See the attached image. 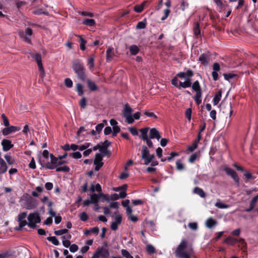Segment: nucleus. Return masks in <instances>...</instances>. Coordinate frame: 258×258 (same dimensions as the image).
I'll list each match as a JSON object with an SVG mask.
<instances>
[{"mask_svg":"<svg viewBox=\"0 0 258 258\" xmlns=\"http://www.w3.org/2000/svg\"><path fill=\"white\" fill-rule=\"evenodd\" d=\"M187 246V241L184 239L181 240L175 250V255L177 258H191V255L194 253L191 247L188 251H185L184 249Z\"/></svg>","mask_w":258,"mask_h":258,"instance_id":"1","label":"nucleus"},{"mask_svg":"<svg viewBox=\"0 0 258 258\" xmlns=\"http://www.w3.org/2000/svg\"><path fill=\"white\" fill-rule=\"evenodd\" d=\"M132 112L133 109L131 106L128 104H125L122 111V115L128 124L132 123L135 119H139L140 118L141 114L139 112H137L133 115L132 114Z\"/></svg>","mask_w":258,"mask_h":258,"instance_id":"2","label":"nucleus"},{"mask_svg":"<svg viewBox=\"0 0 258 258\" xmlns=\"http://www.w3.org/2000/svg\"><path fill=\"white\" fill-rule=\"evenodd\" d=\"M72 68L80 80L83 81L86 80L85 69L83 64L79 60L76 59L73 61Z\"/></svg>","mask_w":258,"mask_h":258,"instance_id":"3","label":"nucleus"},{"mask_svg":"<svg viewBox=\"0 0 258 258\" xmlns=\"http://www.w3.org/2000/svg\"><path fill=\"white\" fill-rule=\"evenodd\" d=\"M50 162H47L45 165V167L48 169H54L58 166L66 163L67 162L62 161L59 158L55 157L53 154L50 155Z\"/></svg>","mask_w":258,"mask_h":258,"instance_id":"4","label":"nucleus"},{"mask_svg":"<svg viewBox=\"0 0 258 258\" xmlns=\"http://www.w3.org/2000/svg\"><path fill=\"white\" fill-rule=\"evenodd\" d=\"M28 226L30 228L34 229L36 227V224L41 222L40 215L38 212H34L29 214L27 217Z\"/></svg>","mask_w":258,"mask_h":258,"instance_id":"5","label":"nucleus"},{"mask_svg":"<svg viewBox=\"0 0 258 258\" xmlns=\"http://www.w3.org/2000/svg\"><path fill=\"white\" fill-rule=\"evenodd\" d=\"M192 90L196 92L194 99L197 104L199 105L202 102V89L198 81H196L191 86Z\"/></svg>","mask_w":258,"mask_h":258,"instance_id":"6","label":"nucleus"},{"mask_svg":"<svg viewBox=\"0 0 258 258\" xmlns=\"http://www.w3.org/2000/svg\"><path fill=\"white\" fill-rule=\"evenodd\" d=\"M154 157V154H150L149 151L146 146H143L141 158L144 161V164L148 165L150 164Z\"/></svg>","mask_w":258,"mask_h":258,"instance_id":"7","label":"nucleus"},{"mask_svg":"<svg viewBox=\"0 0 258 258\" xmlns=\"http://www.w3.org/2000/svg\"><path fill=\"white\" fill-rule=\"evenodd\" d=\"M104 155L100 153H96L95 158L94 161V164L95 165V170L98 171L103 165L102 162Z\"/></svg>","mask_w":258,"mask_h":258,"instance_id":"8","label":"nucleus"},{"mask_svg":"<svg viewBox=\"0 0 258 258\" xmlns=\"http://www.w3.org/2000/svg\"><path fill=\"white\" fill-rule=\"evenodd\" d=\"M19 34L21 36V37H22L26 42L28 43H30V37L32 34V30L31 29L27 28L26 29L25 33H24L23 31L20 32Z\"/></svg>","mask_w":258,"mask_h":258,"instance_id":"9","label":"nucleus"},{"mask_svg":"<svg viewBox=\"0 0 258 258\" xmlns=\"http://www.w3.org/2000/svg\"><path fill=\"white\" fill-rule=\"evenodd\" d=\"M95 252L99 256V258H108L109 256L108 250L103 247H98Z\"/></svg>","mask_w":258,"mask_h":258,"instance_id":"10","label":"nucleus"},{"mask_svg":"<svg viewBox=\"0 0 258 258\" xmlns=\"http://www.w3.org/2000/svg\"><path fill=\"white\" fill-rule=\"evenodd\" d=\"M224 171L226 173V174L229 176H230L234 180V181L239 183V178L236 172L231 168L226 167L224 169Z\"/></svg>","mask_w":258,"mask_h":258,"instance_id":"11","label":"nucleus"},{"mask_svg":"<svg viewBox=\"0 0 258 258\" xmlns=\"http://www.w3.org/2000/svg\"><path fill=\"white\" fill-rule=\"evenodd\" d=\"M38 205L36 200L30 197L26 201L25 208L26 209L31 210L35 208Z\"/></svg>","mask_w":258,"mask_h":258,"instance_id":"12","label":"nucleus"},{"mask_svg":"<svg viewBox=\"0 0 258 258\" xmlns=\"http://www.w3.org/2000/svg\"><path fill=\"white\" fill-rule=\"evenodd\" d=\"M7 127H5L3 130V134L5 136L8 135L11 133L16 132L17 131H19L21 130L20 127L15 126H7Z\"/></svg>","mask_w":258,"mask_h":258,"instance_id":"13","label":"nucleus"},{"mask_svg":"<svg viewBox=\"0 0 258 258\" xmlns=\"http://www.w3.org/2000/svg\"><path fill=\"white\" fill-rule=\"evenodd\" d=\"M3 146V150L4 151H8L13 147L14 145L12 144L10 140L7 139H4L1 143Z\"/></svg>","mask_w":258,"mask_h":258,"instance_id":"14","label":"nucleus"},{"mask_svg":"<svg viewBox=\"0 0 258 258\" xmlns=\"http://www.w3.org/2000/svg\"><path fill=\"white\" fill-rule=\"evenodd\" d=\"M213 71L212 74L213 79L214 81H217L218 78V74L217 72L220 70L219 64L217 62H215L213 65Z\"/></svg>","mask_w":258,"mask_h":258,"instance_id":"15","label":"nucleus"},{"mask_svg":"<svg viewBox=\"0 0 258 258\" xmlns=\"http://www.w3.org/2000/svg\"><path fill=\"white\" fill-rule=\"evenodd\" d=\"M161 138L159 131L156 128L150 129L149 133V138L150 139H156L159 140Z\"/></svg>","mask_w":258,"mask_h":258,"instance_id":"16","label":"nucleus"},{"mask_svg":"<svg viewBox=\"0 0 258 258\" xmlns=\"http://www.w3.org/2000/svg\"><path fill=\"white\" fill-rule=\"evenodd\" d=\"M115 55L114 48L112 47H109L106 50V61H111Z\"/></svg>","mask_w":258,"mask_h":258,"instance_id":"17","label":"nucleus"},{"mask_svg":"<svg viewBox=\"0 0 258 258\" xmlns=\"http://www.w3.org/2000/svg\"><path fill=\"white\" fill-rule=\"evenodd\" d=\"M15 252L12 250H8L0 253V258H13Z\"/></svg>","mask_w":258,"mask_h":258,"instance_id":"18","label":"nucleus"},{"mask_svg":"<svg viewBox=\"0 0 258 258\" xmlns=\"http://www.w3.org/2000/svg\"><path fill=\"white\" fill-rule=\"evenodd\" d=\"M32 57L34 58L37 63L38 68L42 69V63L41 55L39 53H31Z\"/></svg>","mask_w":258,"mask_h":258,"instance_id":"19","label":"nucleus"},{"mask_svg":"<svg viewBox=\"0 0 258 258\" xmlns=\"http://www.w3.org/2000/svg\"><path fill=\"white\" fill-rule=\"evenodd\" d=\"M191 86V80L189 78H186L184 82H179V89L180 88H186L188 87H190Z\"/></svg>","mask_w":258,"mask_h":258,"instance_id":"20","label":"nucleus"},{"mask_svg":"<svg viewBox=\"0 0 258 258\" xmlns=\"http://www.w3.org/2000/svg\"><path fill=\"white\" fill-rule=\"evenodd\" d=\"M88 87L91 91H96L98 90V87L95 83L88 79L86 80Z\"/></svg>","mask_w":258,"mask_h":258,"instance_id":"21","label":"nucleus"},{"mask_svg":"<svg viewBox=\"0 0 258 258\" xmlns=\"http://www.w3.org/2000/svg\"><path fill=\"white\" fill-rule=\"evenodd\" d=\"M149 127H145L143 128H141L140 130V132L141 134V135L140 137L142 138V139L144 140H147V139L149 138L148 136V133L149 131Z\"/></svg>","mask_w":258,"mask_h":258,"instance_id":"22","label":"nucleus"},{"mask_svg":"<svg viewBox=\"0 0 258 258\" xmlns=\"http://www.w3.org/2000/svg\"><path fill=\"white\" fill-rule=\"evenodd\" d=\"M8 169V166L3 159H0V174L5 173Z\"/></svg>","mask_w":258,"mask_h":258,"instance_id":"23","label":"nucleus"},{"mask_svg":"<svg viewBox=\"0 0 258 258\" xmlns=\"http://www.w3.org/2000/svg\"><path fill=\"white\" fill-rule=\"evenodd\" d=\"M237 241L238 240L236 239L231 236L227 237L224 241L225 243L230 245H235Z\"/></svg>","mask_w":258,"mask_h":258,"instance_id":"24","label":"nucleus"},{"mask_svg":"<svg viewBox=\"0 0 258 258\" xmlns=\"http://www.w3.org/2000/svg\"><path fill=\"white\" fill-rule=\"evenodd\" d=\"M208 55L205 53L202 54L199 58V60L204 65L206 66L208 64Z\"/></svg>","mask_w":258,"mask_h":258,"instance_id":"25","label":"nucleus"},{"mask_svg":"<svg viewBox=\"0 0 258 258\" xmlns=\"http://www.w3.org/2000/svg\"><path fill=\"white\" fill-rule=\"evenodd\" d=\"M216 224L217 221L212 218H208L206 222V226L209 228H212Z\"/></svg>","mask_w":258,"mask_h":258,"instance_id":"26","label":"nucleus"},{"mask_svg":"<svg viewBox=\"0 0 258 258\" xmlns=\"http://www.w3.org/2000/svg\"><path fill=\"white\" fill-rule=\"evenodd\" d=\"M129 50L132 55H135L139 52V48L136 45H132L129 47Z\"/></svg>","mask_w":258,"mask_h":258,"instance_id":"27","label":"nucleus"},{"mask_svg":"<svg viewBox=\"0 0 258 258\" xmlns=\"http://www.w3.org/2000/svg\"><path fill=\"white\" fill-rule=\"evenodd\" d=\"M194 192L196 194L198 195L201 198H205L206 197V194L204 191L199 187H196L194 189Z\"/></svg>","mask_w":258,"mask_h":258,"instance_id":"28","label":"nucleus"},{"mask_svg":"<svg viewBox=\"0 0 258 258\" xmlns=\"http://www.w3.org/2000/svg\"><path fill=\"white\" fill-rule=\"evenodd\" d=\"M221 96L222 93L221 91H219L217 93L215 94L213 100V104L214 105H216L218 104V103L221 100Z\"/></svg>","mask_w":258,"mask_h":258,"instance_id":"29","label":"nucleus"},{"mask_svg":"<svg viewBox=\"0 0 258 258\" xmlns=\"http://www.w3.org/2000/svg\"><path fill=\"white\" fill-rule=\"evenodd\" d=\"M147 3V1H144L141 5H136L134 7V10L137 13H141L144 9V8Z\"/></svg>","mask_w":258,"mask_h":258,"instance_id":"30","label":"nucleus"},{"mask_svg":"<svg viewBox=\"0 0 258 258\" xmlns=\"http://www.w3.org/2000/svg\"><path fill=\"white\" fill-rule=\"evenodd\" d=\"M215 206L219 209H227L229 207V205L223 203L219 199L217 200Z\"/></svg>","mask_w":258,"mask_h":258,"instance_id":"31","label":"nucleus"},{"mask_svg":"<svg viewBox=\"0 0 258 258\" xmlns=\"http://www.w3.org/2000/svg\"><path fill=\"white\" fill-rule=\"evenodd\" d=\"M82 23L89 26H93L95 25V21L92 19H86L83 21Z\"/></svg>","mask_w":258,"mask_h":258,"instance_id":"32","label":"nucleus"},{"mask_svg":"<svg viewBox=\"0 0 258 258\" xmlns=\"http://www.w3.org/2000/svg\"><path fill=\"white\" fill-rule=\"evenodd\" d=\"M99 195L93 194L90 196V202L91 204H97L99 201Z\"/></svg>","mask_w":258,"mask_h":258,"instance_id":"33","label":"nucleus"},{"mask_svg":"<svg viewBox=\"0 0 258 258\" xmlns=\"http://www.w3.org/2000/svg\"><path fill=\"white\" fill-rule=\"evenodd\" d=\"M76 91L79 96H82L84 94L83 85L81 84H77L76 85Z\"/></svg>","mask_w":258,"mask_h":258,"instance_id":"34","label":"nucleus"},{"mask_svg":"<svg viewBox=\"0 0 258 258\" xmlns=\"http://www.w3.org/2000/svg\"><path fill=\"white\" fill-rule=\"evenodd\" d=\"M107 121L106 120H104L102 123H99L96 126V131L98 133H100L104 127L105 124H106Z\"/></svg>","mask_w":258,"mask_h":258,"instance_id":"35","label":"nucleus"},{"mask_svg":"<svg viewBox=\"0 0 258 258\" xmlns=\"http://www.w3.org/2000/svg\"><path fill=\"white\" fill-rule=\"evenodd\" d=\"M79 38V40L81 42V43H80V48L81 50H85V45L86 44V41L85 40H84L82 37L80 35H77Z\"/></svg>","mask_w":258,"mask_h":258,"instance_id":"36","label":"nucleus"},{"mask_svg":"<svg viewBox=\"0 0 258 258\" xmlns=\"http://www.w3.org/2000/svg\"><path fill=\"white\" fill-rule=\"evenodd\" d=\"M70 170V169L69 167L67 165H64L61 167H58L56 168V171L57 172L62 171L64 172H68Z\"/></svg>","mask_w":258,"mask_h":258,"instance_id":"37","label":"nucleus"},{"mask_svg":"<svg viewBox=\"0 0 258 258\" xmlns=\"http://www.w3.org/2000/svg\"><path fill=\"white\" fill-rule=\"evenodd\" d=\"M47 239L55 245H58L59 244L58 239L55 236L48 237Z\"/></svg>","mask_w":258,"mask_h":258,"instance_id":"38","label":"nucleus"},{"mask_svg":"<svg viewBox=\"0 0 258 258\" xmlns=\"http://www.w3.org/2000/svg\"><path fill=\"white\" fill-rule=\"evenodd\" d=\"M19 222V227L16 228V230H21L22 228L26 225L28 226V222H27L25 220H22L18 221Z\"/></svg>","mask_w":258,"mask_h":258,"instance_id":"39","label":"nucleus"},{"mask_svg":"<svg viewBox=\"0 0 258 258\" xmlns=\"http://www.w3.org/2000/svg\"><path fill=\"white\" fill-rule=\"evenodd\" d=\"M176 168L178 170L181 171L184 169V165L180 160H177L176 162Z\"/></svg>","mask_w":258,"mask_h":258,"instance_id":"40","label":"nucleus"},{"mask_svg":"<svg viewBox=\"0 0 258 258\" xmlns=\"http://www.w3.org/2000/svg\"><path fill=\"white\" fill-rule=\"evenodd\" d=\"M114 214L116 216L115 217V221L114 222L118 225L120 224L122 222V217L121 215L118 214L117 212H115Z\"/></svg>","mask_w":258,"mask_h":258,"instance_id":"41","label":"nucleus"},{"mask_svg":"<svg viewBox=\"0 0 258 258\" xmlns=\"http://www.w3.org/2000/svg\"><path fill=\"white\" fill-rule=\"evenodd\" d=\"M146 19H145L144 21H140L139 22L136 26V28L139 29H142L146 28Z\"/></svg>","mask_w":258,"mask_h":258,"instance_id":"42","label":"nucleus"},{"mask_svg":"<svg viewBox=\"0 0 258 258\" xmlns=\"http://www.w3.org/2000/svg\"><path fill=\"white\" fill-rule=\"evenodd\" d=\"M91 146L90 143H85L84 144L79 146V150L80 151H84L88 149V148Z\"/></svg>","mask_w":258,"mask_h":258,"instance_id":"43","label":"nucleus"},{"mask_svg":"<svg viewBox=\"0 0 258 258\" xmlns=\"http://www.w3.org/2000/svg\"><path fill=\"white\" fill-rule=\"evenodd\" d=\"M69 156L75 159H80L82 157V154L79 152H75L70 154Z\"/></svg>","mask_w":258,"mask_h":258,"instance_id":"44","label":"nucleus"},{"mask_svg":"<svg viewBox=\"0 0 258 258\" xmlns=\"http://www.w3.org/2000/svg\"><path fill=\"white\" fill-rule=\"evenodd\" d=\"M188 6L189 4L187 2L184 0L181 1L180 4V9L182 11H184L188 7Z\"/></svg>","mask_w":258,"mask_h":258,"instance_id":"45","label":"nucleus"},{"mask_svg":"<svg viewBox=\"0 0 258 258\" xmlns=\"http://www.w3.org/2000/svg\"><path fill=\"white\" fill-rule=\"evenodd\" d=\"M5 158L8 163L10 165H12L14 163L15 160L14 159L12 158V157L10 155H6L5 156Z\"/></svg>","mask_w":258,"mask_h":258,"instance_id":"46","label":"nucleus"},{"mask_svg":"<svg viewBox=\"0 0 258 258\" xmlns=\"http://www.w3.org/2000/svg\"><path fill=\"white\" fill-rule=\"evenodd\" d=\"M88 66L89 67V69L92 70L94 67V57H91L88 59Z\"/></svg>","mask_w":258,"mask_h":258,"instance_id":"47","label":"nucleus"},{"mask_svg":"<svg viewBox=\"0 0 258 258\" xmlns=\"http://www.w3.org/2000/svg\"><path fill=\"white\" fill-rule=\"evenodd\" d=\"M68 232V229H60V230H55L54 231V234L56 235H62L64 234L67 233Z\"/></svg>","mask_w":258,"mask_h":258,"instance_id":"48","label":"nucleus"},{"mask_svg":"<svg viewBox=\"0 0 258 258\" xmlns=\"http://www.w3.org/2000/svg\"><path fill=\"white\" fill-rule=\"evenodd\" d=\"M146 250L149 253L152 254L155 252V250L153 245L148 244L146 246Z\"/></svg>","mask_w":258,"mask_h":258,"instance_id":"49","label":"nucleus"},{"mask_svg":"<svg viewBox=\"0 0 258 258\" xmlns=\"http://www.w3.org/2000/svg\"><path fill=\"white\" fill-rule=\"evenodd\" d=\"M194 32L195 35H196V36H198L200 34L201 31L200 29L199 25L198 24H197L196 26L194 27Z\"/></svg>","mask_w":258,"mask_h":258,"instance_id":"50","label":"nucleus"},{"mask_svg":"<svg viewBox=\"0 0 258 258\" xmlns=\"http://www.w3.org/2000/svg\"><path fill=\"white\" fill-rule=\"evenodd\" d=\"M1 116L3 120L4 125L6 126H9V120H8V118L7 117V116L5 115V114H2Z\"/></svg>","mask_w":258,"mask_h":258,"instance_id":"51","label":"nucleus"},{"mask_svg":"<svg viewBox=\"0 0 258 258\" xmlns=\"http://www.w3.org/2000/svg\"><path fill=\"white\" fill-rule=\"evenodd\" d=\"M121 254L125 258H133V256L131 255L129 252L125 249L121 250Z\"/></svg>","mask_w":258,"mask_h":258,"instance_id":"52","label":"nucleus"},{"mask_svg":"<svg viewBox=\"0 0 258 258\" xmlns=\"http://www.w3.org/2000/svg\"><path fill=\"white\" fill-rule=\"evenodd\" d=\"M64 84L68 88H71L73 86V82L70 78H66L64 80Z\"/></svg>","mask_w":258,"mask_h":258,"instance_id":"53","label":"nucleus"},{"mask_svg":"<svg viewBox=\"0 0 258 258\" xmlns=\"http://www.w3.org/2000/svg\"><path fill=\"white\" fill-rule=\"evenodd\" d=\"M185 114L188 121H190L191 117V109L190 108H187L185 111Z\"/></svg>","mask_w":258,"mask_h":258,"instance_id":"54","label":"nucleus"},{"mask_svg":"<svg viewBox=\"0 0 258 258\" xmlns=\"http://www.w3.org/2000/svg\"><path fill=\"white\" fill-rule=\"evenodd\" d=\"M78 248L79 247L78 245L75 244L70 245V246H69L70 250L72 252H75L78 250Z\"/></svg>","mask_w":258,"mask_h":258,"instance_id":"55","label":"nucleus"},{"mask_svg":"<svg viewBox=\"0 0 258 258\" xmlns=\"http://www.w3.org/2000/svg\"><path fill=\"white\" fill-rule=\"evenodd\" d=\"M236 75L234 74H224L223 76L226 80L230 81V80L235 77Z\"/></svg>","mask_w":258,"mask_h":258,"instance_id":"56","label":"nucleus"},{"mask_svg":"<svg viewBox=\"0 0 258 258\" xmlns=\"http://www.w3.org/2000/svg\"><path fill=\"white\" fill-rule=\"evenodd\" d=\"M27 216L26 212H22L20 213L18 216V221L24 220Z\"/></svg>","mask_w":258,"mask_h":258,"instance_id":"57","label":"nucleus"},{"mask_svg":"<svg viewBox=\"0 0 258 258\" xmlns=\"http://www.w3.org/2000/svg\"><path fill=\"white\" fill-rule=\"evenodd\" d=\"M198 147V145L196 143L194 142L191 146H189L187 148V150L190 152H193Z\"/></svg>","mask_w":258,"mask_h":258,"instance_id":"58","label":"nucleus"},{"mask_svg":"<svg viewBox=\"0 0 258 258\" xmlns=\"http://www.w3.org/2000/svg\"><path fill=\"white\" fill-rule=\"evenodd\" d=\"M80 218L82 221H86L88 220V216L85 212H83L80 214Z\"/></svg>","mask_w":258,"mask_h":258,"instance_id":"59","label":"nucleus"},{"mask_svg":"<svg viewBox=\"0 0 258 258\" xmlns=\"http://www.w3.org/2000/svg\"><path fill=\"white\" fill-rule=\"evenodd\" d=\"M178 155V153L175 152H172L170 154V156L167 158V160L168 161H170L173 158Z\"/></svg>","mask_w":258,"mask_h":258,"instance_id":"60","label":"nucleus"},{"mask_svg":"<svg viewBox=\"0 0 258 258\" xmlns=\"http://www.w3.org/2000/svg\"><path fill=\"white\" fill-rule=\"evenodd\" d=\"M198 154L197 153L192 154L188 159L190 163H193L197 158Z\"/></svg>","mask_w":258,"mask_h":258,"instance_id":"61","label":"nucleus"},{"mask_svg":"<svg viewBox=\"0 0 258 258\" xmlns=\"http://www.w3.org/2000/svg\"><path fill=\"white\" fill-rule=\"evenodd\" d=\"M171 84L176 87H179L177 76L174 77L171 80Z\"/></svg>","mask_w":258,"mask_h":258,"instance_id":"62","label":"nucleus"},{"mask_svg":"<svg viewBox=\"0 0 258 258\" xmlns=\"http://www.w3.org/2000/svg\"><path fill=\"white\" fill-rule=\"evenodd\" d=\"M257 200H258V195L252 198V199L251 200V201L250 203V205L251 206V207H254Z\"/></svg>","mask_w":258,"mask_h":258,"instance_id":"63","label":"nucleus"},{"mask_svg":"<svg viewBox=\"0 0 258 258\" xmlns=\"http://www.w3.org/2000/svg\"><path fill=\"white\" fill-rule=\"evenodd\" d=\"M128 130L130 133L134 136H137L138 135V131L135 127H130Z\"/></svg>","mask_w":258,"mask_h":258,"instance_id":"64","label":"nucleus"}]
</instances>
